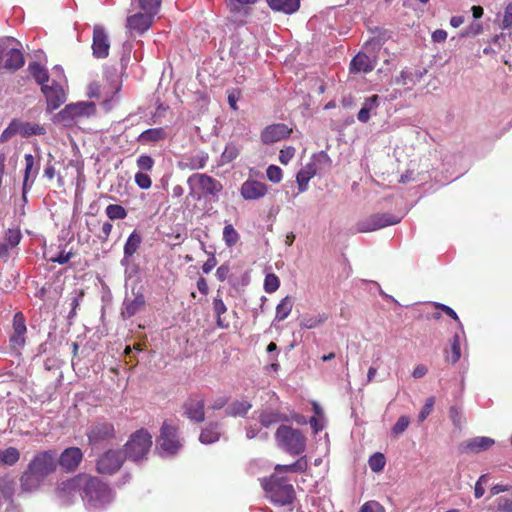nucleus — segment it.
Segmentation results:
<instances>
[{
    "label": "nucleus",
    "instance_id": "1",
    "mask_svg": "<svg viewBox=\"0 0 512 512\" xmlns=\"http://www.w3.org/2000/svg\"><path fill=\"white\" fill-rule=\"evenodd\" d=\"M58 496L66 501L79 494L89 509L106 506L113 500V492L98 477L81 473L61 482L57 487Z\"/></svg>",
    "mask_w": 512,
    "mask_h": 512
},
{
    "label": "nucleus",
    "instance_id": "2",
    "mask_svg": "<svg viewBox=\"0 0 512 512\" xmlns=\"http://www.w3.org/2000/svg\"><path fill=\"white\" fill-rule=\"evenodd\" d=\"M56 455L52 450L38 453L30 462L21 477V487L26 492H34L45 483L46 478L56 469Z\"/></svg>",
    "mask_w": 512,
    "mask_h": 512
},
{
    "label": "nucleus",
    "instance_id": "3",
    "mask_svg": "<svg viewBox=\"0 0 512 512\" xmlns=\"http://www.w3.org/2000/svg\"><path fill=\"white\" fill-rule=\"evenodd\" d=\"M187 185L189 188L188 197L197 201L207 197L218 200L219 194L223 190L220 181L204 173H195L189 176Z\"/></svg>",
    "mask_w": 512,
    "mask_h": 512
},
{
    "label": "nucleus",
    "instance_id": "4",
    "mask_svg": "<svg viewBox=\"0 0 512 512\" xmlns=\"http://www.w3.org/2000/svg\"><path fill=\"white\" fill-rule=\"evenodd\" d=\"M121 89L120 81L115 78L105 85L91 83L88 87L87 94L89 97L101 98V105L105 111H110L119 101V91Z\"/></svg>",
    "mask_w": 512,
    "mask_h": 512
},
{
    "label": "nucleus",
    "instance_id": "5",
    "mask_svg": "<svg viewBox=\"0 0 512 512\" xmlns=\"http://www.w3.org/2000/svg\"><path fill=\"white\" fill-rule=\"evenodd\" d=\"M263 488L268 497L275 504L284 506L293 502L295 498L294 488L291 484L272 476L269 480H264Z\"/></svg>",
    "mask_w": 512,
    "mask_h": 512
},
{
    "label": "nucleus",
    "instance_id": "6",
    "mask_svg": "<svg viewBox=\"0 0 512 512\" xmlns=\"http://www.w3.org/2000/svg\"><path fill=\"white\" fill-rule=\"evenodd\" d=\"M95 112L96 106L93 102H78L66 105L65 108L57 114V120L64 125H71L79 122L83 118L94 115Z\"/></svg>",
    "mask_w": 512,
    "mask_h": 512
},
{
    "label": "nucleus",
    "instance_id": "7",
    "mask_svg": "<svg viewBox=\"0 0 512 512\" xmlns=\"http://www.w3.org/2000/svg\"><path fill=\"white\" fill-rule=\"evenodd\" d=\"M125 459L124 450H101L96 456V470L103 475L117 472Z\"/></svg>",
    "mask_w": 512,
    "mask_h": 512
},
{
    "label": "nucleus",
    "instance_id": "8",
    "mask_svg": "<svg viewBox=\"0 0 512 512\" xmlns=\"http://www.w3.org/2000/svg\"><path fill=\"white\" fill-rule=\"evenodd\" d=\"M260 0H228L227 9L229 12L228 21L235 27L244 26L251 15L252 6Z\"/></svg>",
    "mask_w": 512,
    "mask_h": 512
},
{
    "label": "nucleus",
    "instance_id": "9",
    "mask_svg": "<svg viewBox=\"0 0 512 512\" xmlns=\"http://www.w3.org/2000/svg\"><path fill=\"white\" fill-rule=\"evenodd\" d=\"M278 446L283 448H304L306 438L303 433L289 425H280L275 433Z\"/></svg>",
    "mask_w": 512,
    "mask_h": 512
},
{
    "label": "nucleus",
    "instance_id": "10",
    "mask_svg": "<svg viewBox=\"0 0 512 512\" xmlns=\"http://www.w3.org/2000/svg\"><path fill=\"white\" fill-rule=\"evenodd\" d=\"M161 448H181L184 445L178 426L170 420H165L160 428Z\"/></svg>",
    "mask_w": 512,
    "mask_h": 512
},
{
    "label": "nucleus",
    "instance_id": "11",
    "mask_svg": "<svg viewBox=\"0 0 512 512\" xmlns=\"http://www.w3.org/2000/svg\"><path fill=\"white\" fill-rule=\"evenodd\" d=\"M92 40L93 56L98 59L106 58L109 55L110 41L108 33L103 26H94Z\"/></svg>",
    "mask_w": 512,
    "mask_h": 512
},
{
    "label": "nucleus",
    "instance_id": "12",
    "mask_svg": "<svg viewBox=\"0 0 512 512\" xmlns=\"http://www.w3.org/2000/svg\"><path fill=\"white\" fill-rule=\"evenodd\" d=\"M41 90L46 97L47 109L50 112L58 109L66 100L63 87L55 81H52L51 85L43 84Z\"/></svg>",
    "mask_w": 512,
    "mask_h": 512
},
{
    "label": "nucleus",
    "instance_id": "13",
    "mask_svg": "<svg viewBox=\"0 0 512 512\" xmlns=\"http://www.w3.org/2000/svg\"><path fill=\"white\" fill-rule=\"evenodd\" d=\"M268 187L265 183L248 179L242 183L240 194L245 200L253 201L259 200L266 196Z\"/></svg>",
    "mask_w": 512,
    "mask_h": 512
},
{
    "label": "nucleus",
    "instance_id": "14",
    "mask_svg": "<svg viewBox=\"0 0 512 512\" xmlns=\"http://www.w3.org/2000/svg\"><path fill=\"white\" fill-rule=\"evenodd\" d=\"M400 222V217L392 215V214H381L374 215L369 220L364 223H361L359 226V231L361 232H370L375 231L390 225H395Z\"/></svg>",
    "mask_w": 512,
    "mask_h": 512
},
{
    "label": "nucleus",
    "instance_id": "15",
    "mask_svg": "<svg viewBox=\"0 0 512 512\" xmlns=\"http://www.w3.org/2000/svg\"><path fill=\"white\" fill-rule=\"evenodd\" d=\"M27 328L25 318L22 313L18 312L13 318V333L10 336V344L14 350L21 349L24 347L26 339Z\"/></svg>",
    "mask_w": 512,
    "mask_h": 512
},
{
    "label": "nucleus",
    "instance_id": "16",
    "mask_svg": "<svg viewBox=\"0 0 512 512\" xmlns=\"http://www.w3.org/2000/svg\"><path fill=\"white\" fill-rule=\"evenodd\" d=\"M154 16L149 12L133 14L127 18L126 27L133 33L142 34L151 27Z\"/></svg>",
    "mask_w": 512,
    "mask_h": 512
},
{
    "label": "nucleus",
    "instance_id": "17",
    "mask_svg": "<svg viewBox=\"0 0 512 512\" xmlns=\"http://www.w3.org/2000/svg\"><path fill=\"white\" fill-rule=\"evenodd\" d=\"M291 130L285 124H273L267 126L261 133L264 144H272L290 135Z\"/></svg>",
    "mask_w": 512,
    "mask_h": 512
},
{
    "label": "nucleus",
    "instance_id": "18",
    "mask_svg": "<svg viewBox=\"0 0 512 512\" xmlns=\"http://www.w3.org/2000/svg\"><path fill=\"white\" fill-rule=\"evenodd\" d=\"M208 159L209 156L206 152L198 151L182 157L178 162V167L182 170H200L207 165Z\"/></svg>",
    "mask_w": 512,
    "mask_h": 512
},
{
    "label": "nucleus",
    "instance_id": "19",
    "mask_svg": "<svg viewBox=\"0 0 512 512\" xmlns=\"http://www.w3.org/2000/svg\"><path fill=\"white\" fill-rule=\"evenodd\" d=\"M114 434V427L110 423H99L91 427L88 432V439L91 445L100 444Z\"/></svg>",
    "mask_w": 512,
    "mask_h": 512
},
{
    "label": "nucleus",
    "instance_id": "20",
    "mask_svg": "<svg viewBox=\"0 0 512 512\" xmlns=\"http://www.w3.org/2000/svg\"><path fill=\"white\" fill-rule=\"evenodd\" d=\"M152 444V435L148 430L141 428L130 436L124 448H151Z\"/></svg>",
    "mask_w": 512,
    "mask_h": 512
},
{
    "label": "nucleus",
    "instance_id": "21",
    "mask_svg": "<svg viewBox=\"0 0 512 512\" xmlns=\"http://www.w3.org/2000/svg\"><path fill=\"white\" fill-rule=\"evenodd\" d=\"M25 173H24V181H23V191L22 197L23 200L27 201V192L31 188L34 178L37 174V169H34L35 159L32 154H25Z\"/></svg>",
    "mask_w": 512,
    "mask_h": 512
},
{
    "label": "nucleus",
    "instance_id": "22",
    "mask_svg": "<svg viewBox=\"0 0 512 512\" xmlns=\"http://www.w3.org/2000/svg\"><path fill=\"white\" fill-rule=\"evenodd\" d=\"M145 305V298L143 294L137 293L133 298L126 297L123 302L122 316L130 318L138 313Z\"/></svg>",
    "mask_w": 512,
    "mask_h": 512
},
{
    "label": "nucleus",
    "instance_id": "23",
    "mask_svg": "<svg viewBox=\"0 0 512 512\" xmlns=\"http://www.w3.org/2000/svg\"><path fill=\"white\" fill-rule=\"evenodd\" d=\"M293 457H297V460L284 465H276L275 470L278 473H296L302 472L307 468V460L305 456L300 455V450H289Z\"/></svg>",
    "mask_w": 512,
    "mask_h": 512
},
{
    "label": "nucleus",
    "instance_id": "24",
    "mask_svg": "<svg viewBox=\"0 0 512 512\" xmlns=\"http://www.w3.org/2000/svg\"><path fill=\"white\" fill-rule=\"evenodd\" d=\"M82 458L81 450H63L59 456V464L63 469L71 471L78 467Z\"/></svg>",
    "mask_w": 512,
    "mask_h": 512
},
{
    "label": "nucleus",
    "instance_id": "25",
    "mask_svg": "<svg viewBox=\"0 0 512 512\" xmlns=\"http://www.w3.org/2000/svg\"><path fill=\"white\" fill-rule=\"evenodd\" d=\"M185 414L187 417L196 422L204 420V402L198 398L189 399L185 405Z\"/></svg>",
    "mask_w": 512,
    "mask_h": 512
},
{
    "label": "nucleus",
    "instance_id": "26",
    "mask_svg": "<svg viewBox=\"0 0 512 512\" xmlns=\"http://www.w3.org/2000/svg\"><path fill=\"white\" fill-rule=\"evenodd\" d=\"M318 173L314 164L308 162L296 175V182L300 193L308 189L309 181Z\"/></svg>",
    "mask_w": 512,
    "mask_h": 512
},
{
    "label": "nucleus",
    "instance_id": "27",
    "mask_svg": "<svg viewBox=\"0 0 512 512\" xmlns=\"http://www.w3.org/2000/svg\"><path fill=\"white\" fill-rule=\"evenodd\" d=\"M16 41L11 44L7 50L6 58L2 64H4V67L7 69H19L24 64V57L22 52L16 48L15 46Z\"/></svg>",
    "mask_w": 512,
    "mask_h": 512
},
{
    "label": "nucleus",
    "instance_id": "28",
    "mask_svg": "<svg viewBox=\"0 0 512 512\" xmlns=\"http://www.w3.org/2000/svg\"><path fill=\"white\" fill-rule=\"evenodd\" d=\"M375 67V61L372 60L365 53H358L350 63V70L352 72H364L368 73Z\"/></svg>",
    "mask_w": 512,
    "mask_h": 512
},
{
    "label": "nucleus",
    "instance_id": "29",
    "mask_svg": "<svg viewBox=\"0 0 512 512\" xmlns=\"http://www.w3.org/2000/svg\"><path fill=\"white\" fill-rule=\"evenodd\" d=\"M167 137L165 128H151L143 131L139 137L138 142L142 145H150L164 140Z\"/></svg>",
    "mask_w": 512,
    "mask_h": 512
},
{
    "label": "nucleus",
    "instance_id": "30",
    "mask_svg": "<svg viewBox=\"0 0 512 512\" xmlns=\"http://www.w3.org/2000/svg\"><path fill=\"white\" fill-rule=\"evenodd\" d=\"M268 6L278 12L292 14L300 7V0H266Z\"/></svg>",
    "mask_w": 512,
    "mask_h": 512
},
{
    "label": "nucleus",
    "instance_id": "31",
    "mask_svg": "<svg viewBox=\"0 0 512 512\" xmlns=\"http://www.w3.org/2000/svg\"><path fill=\"white\" fill-rule=\"evenodd\" d=\"M379 105V97L377 95H373L368 97L360 111L358 112L357 118L360 122L366 123L370 119V113L374 111Z\"/></svg>",
    "mask_w": 512,
    "mask_h": 512
},
{
    "label": "nucleus",
    "instance_id": "32",
    "mask_svg": "<svg viewBox=\"0 0 512 512\" xmlns=\"http://www.w3.org/2000/svg\"><path fill=\"white\" fill-rule=\"evenodd\" d=\"M19 135L22 137H31L34 135H44L46 129L37 123L23 122L18 120Z\"/></svg>",
    "mask_w": 512,
    "mask_h": 512
},
{
    "label": "nucleus",
    "instance_id": "33",
    "mask_svg": "<svg viewBox=\"0 0 512 512\" xmlns=\"http://www.w3.org/2000/svg\"><path fill=\"white\" fill-rule=\"evenodd\" d=\"M221 430L218 424L209 425L202 430L200 434V442L204 445L213 444L219 440Z\"/></svg>",
    "mask_w": 512,
    "mask_h": 512
},
{
    "label": "nucleus",
    "instance_id": "34",
    "mask_svg": "<svg viewBox=\"0 0 512 512\" xmlns=\"http://www.w3.org/2000/svg\"><path fill=\"white\" fill-rule=\"evenodd\" d=\"M286 419V416L280 414L278 411L273 409H265L259 415V421L265 427H269L272 424L278 423Z\"/></svg>",
    "mask_w": 512,
    "mask_h": 512
},
{
    "label": "nucleus",
    "instance_id": "35",
    "mask_svg": "<svg viewBox=\"0 0 512 512\" xmlns=\"http://www.w3.org/2000/svg\"><path fill=\"white\" fill-rule=\"evenodd\" d=\"M293 305H294V302L290 296L284 297L276 306L275 320L276 321L285 320L291 313Z\"/></svg>",
    "mask_w": 512,
    "mask_h": 512
},
{
    "label": "nucleus",
    "instance_id": "36",
    "mask_svg": "<svg viewBox=\"0 0 512 512\" xmlns=\"http://www.w3.org/2000/svg\"><path fill=\"white\" fill-rule=\"evenodd\" d=\"M142 242V237L137 231H133L124 245V256L125 258L131 257L139 248Z\"/></svg>",
    "mask_w": 512,
    "mask_h": 512
},
{
    "label": "nucleus",
    "instance_id": "37",
    "mask_svg": "<svg viewBox=\"0 0 512 512\" xmlns=\"http://www.w3.org/2000/svg\"><path fill=\"white\" fill-rule=\"evenodd\" d=\"M213 309L216 314V324L219 328L225 329L228 327V323H226L222 315L227 312V307L224 304L223 300L219 297H215L213 300Z\"/></svg>",
    "mask_w": 512,
    "mask_h": 512
},
{
    "label": "nucleus",
    "instance_id": "38",
    "mask_svg": "<svg viewBox=\"0 0 512 512\" xmlns=\"http://www.w3.org/2000/svg\"><path fill=\"white\" fill-rule=\"evenodd\" d=\"M29 71L32 76L35 78L36 82L43 87V84H47L49 81V77L47 74V70L42 67L39 63L33 62L29 64Z\"/></svg>",
    "mask_w": 512,
    "mask_h": 512
},
{
    "label": "nucleus",
    "instance_id": "39",
    "mask_svg": "<svg viewBox=\"0 0 512 512\" xmlns=\"http://www.w3.org/2000/svg\"><path fill=\"white\" fill-rule=\"evenodd\" d=\"M327 317L324 314L303 316L300 326L305 329H313L325 322Z\"/></svg>",
    "mask_w": 512,
    "mask_h": 512
},
{
    "label": "nucleus",
    "instance_id": "40",
    "mask_svg": "<svg viewBox=\"0 0 512 512\" xmlns=\"http://www.w3.org/2000/svg\"><path fill=\"white\" fill-rule=\"evenodd\" d=\"M309 162L314 164V167L318 172L331 166L330 157L323 151L313 154Z\"/></svg>",
    "mask_w": 512,
    "mask_h": 512
},
{
    "label": "nucleus",
    "instance_id": "41",
    "mask_svg": "<svg viewBox=\"0 0 512 512\" xmlns=\"http://www.w3.org/2000/svg\"><path fill=\"white\" fill-rule=\"evenodd\" d=\"M251 407L252 405L248 401H236L229 406L228 413L232 416H244Z\"/></svg>",
    "mask_w": 512,
    "mask_h": 512
},
{
    "label": "nucleus",
    "instance_id": "42",
    "mask_svg": "<svg viewBox=\"0 0 512 512\" xmlns=\"http://www.w3.org/2000/svg\"><path fill=\"white\" fill-rule=\"evenodd\" d=\"M105 212L111 220H122L127 216V211L125 210V208L118 204L108 205L106 207Z\"/></svg>",
    "mask_w": 512,
    "mask_h": 512
},
{
    "label": "nucleus",
    "instance_id": "43",
    "mask_svg": "<svg viewBox=\"0 0 512 512\" xmlns=\"http://www.w3.org/2000/svg\"><path fill=\"white\" fill-rule=\"evenodd\" d=\"M223 240L228 247H232L238 242L239 234L231 224H228L224 227Z\"/></svg>",
    "mask_w": 512,
    "mask_h": 512
},
{
    "label": "nucleus",
    "instance_id": "44",
    "mask_svg": "<svg viewBox=\"0 0 512 512\" xmlns=\"http://www.w3.org/2000/svg\"><path fill=\"white\" fill-rule=\"evenodd\" d=\"M386 464V458L385 456L380 453L376 452L369 458V466L372 471L374 472H380L383 470Z\"/></svg>",
    "mask_w": 512,
    "mask_h": 512
},
{
    "label": "nucleus",
    "instance_id": "45",
    "mask_svg": "<svg viewBox=\"0 0 512 512\" xmlns=\"http://www.w3.org/2000/svg\"><path fill=\"white\" fill-rule=\"evenodd\" d=\"M495 444L494 439L489 437H475L469 440L465 448H485Z\"/></svg>",
    "mask_w": 512,
    "mask_h": 512
},
{
    "label": "nucleus",
    "instance_id": "46",
    "mask_svg": "<svg viewBox=\"0 0 512 512\" xmlns=\"http://www.w3.org/2000/svg\"><path fill=\"white\" fill-rule=\"evenodd\" d=\"M2 239L9 247L15 248L20 243L21 232L19 229H8Z\"/></svg>",
    "mask_w": 512,
    "mask_h": 512
},
{
    "label": "nucleus",
    "instance_id": "47",
    "mask_svg": "<svg viewBox=\"0 0 512 512\" xmlns=\"http://www.w3.org/2000/svg\"><path fill=\"white\" fill-rule=\"evenodd\" d=\"M460 357V336L458 333H455L451 342V355L448 356L447 359L454 364L460 359Z\"/></svg>",
    "mask_w": 512,
    "mask_h": 512
},
{
    "label": "nucleus",
    "instance_id": "48",
    "mask_svg": "<svg viewBox=\"0 0 512 512\" xmlns=\"http://www.w3.org/2000/svg\"><path fill=\"white\" fill-rule=\"evenodd\" d=\"M19 458L18 450H0V462L3 464L13 465Z\"/></svg>",
    "mask_w": 512,
    "mask_h": 512
},
{
    "label": "nucleus",
    "instance_id": "49",
    "mask_svg": "<svg viewBox=\"0 0 512 512\" xmlns=\"http://www.w3.org/2000/svg\"><path fill=\"white\" fill-rule=\"evenodd\" d=\"M239 154V150L235 145H227L221 154V163L227 164L233 161Z\"/></svg>",
    "mask_w": 512,
    "mask_h": 512
},
{
    "label": "nucleus",
    "instance_id": "50",
    "mask_svg": "<svg viewBox=\"0 0 512 512\" xmlns=\"http://www.w3.org/2000/svg\"><path fill=\"white\" fill-rule=\"evenodd\" d=\"M279 285H280V281L275 274L270 273V274L266 275L265 280H264V290L267 293L275 292L279 288Z\"/></svg>",
    "mask_w": 512,
    "mask_h": 512
},
{
    "label": "nucleus",
    "instance_id": "51",
    "mask_svg": "<svg viewBox=\"0 0 512 512\" xmlns=\"http://www.w3.org/2000/svg\"><path fill=\"white\" fill-rule=\"evenodd\" d=\"M139 7L144 12H149L155 15L160 7V0H138Z\"/></svg>",
    "mask_w": 512,
    "mask_h": 512
},
{
    "label": "nucleus",
    "instance_id": "52",
    "mask_svg": "<svg viewBox=\"0 0 512 512\" xmlns=\"http://www.w3.org/2000/svg\"><path fill=\"white\" fill-rule=\"evenodd\" d=\"M266 176L272 183H279L282 180V169L276 165H269L266 169Z\"/></svg>",
    "mask_w": 512,
    "mask_h": 512
},
{
    "label": "nucleus",
    "instance_id": "53",
    "mask_svg": "<svg viewBox=\"0 0 512 512\" xmlns=\"http://www.w3.org/2000/svg\"><path fill=\"white\" fill-rule=\"evenodd\" d=\"M18 126V120H12L8 127L0 135V141L6 142L10 140L13 135L19 134Z\"/></svg>",
    "mask_w": 512,
    "mask_h": 512
},
{
    "label": "nucleus",
    "instance_id": "54",
    "mask_svg": "<svg viewBox=\"0 0 512 512\" xmlns=\"http://www.w3.org/2000/svg\"><path fill=\"white\" fill-rule=\"evenodd\" d=\"M154 166V160L151 156L142 154L137 159V167L139 168V172L150 171Z\"/></svg>",
    "mask_w": 512,
    "mask_h": 512
},
{
    "label": "nucleus",
    "instance_id": "55",
    "mask_svg": "<svg viewBox=\"0 0 512 512\" xmlns=\"http://www.w3.org/2000/svg\"><path fill=\"white\" fill-rule=\"evenodd\" d=\"M73 252L61 250L57 255L50 256L48 260L53 263H58L60 265L66 264L70 261V259L73 257Z\"/></svg>",
    "mask_w": 512,
    "mask_h": 512
},
{
    "label": "nucleus",
    "instance_id": "56",
    "mask_svg": "<svg viewBox=\"0 0 512 512\" xmlns=\"http://www.w3.org/2000/svg\"><path fill=\"white\" fill-rule=\"evenodd\" d=\"M135 183L141 189H149L152 185L151 178L148 174L143 172H137L135 174Z\"/></svg>",
    "mask_w": 512,
    "mask_h": 512
},
{
    "label": "nucleus",
    "instance_id": "57",
    "mask_svg": "<svg viewBox=\"0 0 512 512\" xmlns=\"http://www.w3.org/2000/svg\"><path fill=\"white\" fill-rule=\"evenodd\" d=\"M410 424V419L408 416H401L397 422L395 423V425L393 426L392 428V433L394 435H399L401 433H403L407 427L409 426Z\"/></svg>",
    "mask_w": 512,
    "mask_h": 512
},
{
    "label": "nucleus",
    "instance_id": "58",
    "mask_svg": "<svg viewBox=\"0 0 512 512\" xmlns=\"http://www.w3.org/2000/svg\"><path fill=\"white\" fill-rule=\"evenodd\" d=\"M295 152H296V150L292 146H287V147L281 149L280 153H279V161L283 165H287L294 157Z\"/></svg>",
    "mask_w": 512,
    "mask_h": 512
},
{
    "label": "nucleus",
    "instance_id": "59",
    "mask_svg": "<svg viewBox=\"0 0 512 512\" xmlns=\"http://www.w3.org/2000/svg\"><path fill=\"white\" fill-rule=\"evenodd\" d=\"M488 480H489L488 475L484 474V475L480 476V478L478 479V481L476 482L475 487H474L475 498H481L484 495V492H485L484 485H486L488 483Z\"/></svg>",
    "mask_w": 512,
    "mask_h": 512
},
{
    "label": "nucleus",
    "instance_id": "60",
    "mask_svg": "<svg viewBox=\"0 0 512 512\" xmlns=\"http://www.w3.org/2000/svg\"><path fill=\"white\" fill-rule=\"evenodd\" d=\"M434 403H435L434 397H429L426 400L424 406L422 407V409L418 415V419L420 422L424 421L428 417V415L431 413Z\"/></svg>",
    "mask_w": 512,
    "mask_h": 512
},
{
    "label": "nucleus",
    "instance_id": "61",
    "mask_svg": "<svg viewBox=\"0 0 512 512\" xmlns=\"http://www.w3.org/2000/svg\"><path fill=\"white\" fill-rule=\"evenodd\" d=\"M483 26L481 23H473L466 29H464L461 33V37H470V36H476L482 33Z\"/></svg>",
    "mask_w": 512,
    "mask_h": 512
},
{
    "label": "nucleus",
    "instance_id": "62",
    "mask_svg": "<svg viewBox=\"0 0 512 512\" xmlns=\"http://www.w3.org/2000/svg\"><path fill=\"white\" fill-rule=\"evenodd\" d=\"M129 454H125V458L128 457L130 460L141 463L143 460L147 459L149 450H129Z\"/></svg>",
    "mask_w": 512,
    "mask_h": 512
},
{
    "label": "nucleus",
    "instance_id": "63",
    "mask_svg": "<svg viewBox=\"0 0 512 512\" xmlns=\"http://www.w3.org/2000/svg\"><path fill=\"white\" fill-rule=\"evenodd\" d=\"M359 512H384V508L377 501H368L361 506Z\"/></svg>",
    "mask_w": 512,
    "mask_h": 512
},
{
    "label": "nucleus",
    "instance_id": "64",
    "mask_svg": "<svg viewBox=\"0 0 512 512\" xmlns=\"http://www.w3.org/2000/svg\"><path fill=\"white\" fill-rule=\"evenodd\" d=\"M512 27V3L508 4L505 7L503 20H502V28L509 29Z\"/></svg>",
    "mask_w": 512,
    "mask_h": 512
}]
</instances>
